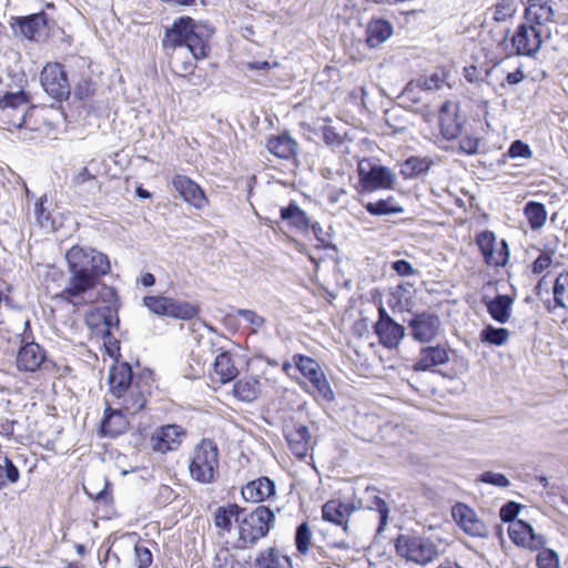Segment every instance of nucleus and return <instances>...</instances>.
I'll list each match as a JSON object with an SVG mask.
<instances>
[{
    "label": "nucleus",
    "mask_w": 568,
    "mask_h": 568,
    "mask_svg": "<svg viewBox=\"0 0 568 568\" xmlns=\"http://www.w3.org/2000/svg\"><path fill=\"white\" fill-rule=\"evenodd\" d=\"M524 79L525 74L521 68H517L515 71L508 72L506 75L507 83L511 85L520 83Z\"/></svg>",
    "instance_id": "nucleus-63"
},
{
    "label": "nucleus",
    "mask_w": 568,
    "mask_h": 568,
    "mask_svg": "<svg viewBox=\"0 0 568 568\" xmlns=\"http://www.w3.org/2000/svg\"><path fill=\"white\" fill-rule=\"evenodd\" d=\"M393 271L400 276H409L415 274L413 265L404 260H397L393 262Z\"/></svg>",
    "instance_id": "nucleus-60"
},
{
    "label": "nucleus",
    "mask_w": 568,
    "mask_h": 568,
    "mask_svg": "<svg viewBox=\"0 0 568 568\" xmlns=\"http://www.w3.org/2000/svg\"><path fill=\"white\" fill-rule=\"evenodd\" d=\"M236 315L242 317L245 322L255 328H261L265 324L264 317L252 310L239 308L236 311Z\"/></svg>",
    "instance_id": "nucleus-52"
},
{
    "label": "nucleus",
    "mask_w": 568,
    "mask_h": 568,
    "mask_svg": "<svg viewBox=\"0 0 568 568\" xmlns=\"http://www.w3.org/2000/svg\"><path fill=\"white\" fill-rule=\"evenodd\" d=\"M134 552L139 568H148L152 564V552L148 547L135 545Z\"/></svg>",
    "instance_id": "nucleus-54"
},
{
    "label": "nucleus",
    "mask_w": 568,
    "mask_h": 568,
    "mask_svg": "<svg viewBox=\"0 0 568 568\" xmlns=\"http://www.w3.org/2000/svg\"><path fill=\"white\" fill-rule=\"evenodd\" d=\"M172 186L186 203L195 209L201 210L207 204L204 191L186 175H174Z\"/></svg>",
    "instance_id": "nucleus-15"
},
{
    "label": "nucleus",
    "mask_w": 568,
    "mask_h": 568,
    "mask_svg": "<svg viewBox=\"0 0 568 568\" xmlns=\"http://www.w3.org/2000/svg\"><path fill=\"white\" fill-rule=\"evenodd\" d=\"M312 227V231L316 237V240L322 243L323 245H326V236H327V233L324 231V229L322 227V225L320 223H313L311 225Z\"/></svg>",
    "instance_id": "nucleus-64"
},
{
    "label": "nucleus",
    "mask_w": 568,
    "mask_h": 568,
    "mask_svg": "<svg viewBox=\"0 0 568 568\" xmlns=\"http://www.w3.org/2000/svg\"><path fill=\"white\" fill-rule=\"evenodd\" d=\"M445 81L446 74L444 72H435L429 77L418 79L416 83H408L400 98L413 95L416 88H420L425 91L438 90L444 85Z\"/></svg>",
    "instance_id": "nucleus-34"
},
{
    "label": "nucleus",
    "mask_w": 568,
    "mask_h": 568,
    "mask_svg": "<svg viewBox=\"0 0 568 568\" xmlns=\"http://www.w3.org/2000/svg\"><path fill=\"white\" fill-rule=\"evenodd\" d=\"M105 403L106 407L101 423V432L104 436L114 438L126 430L129 422L124 415L126 414L125 410H120V407L110 404L108 399H105Z\"/></svg>",
    "instance_id": "nucleus-19"
},
{
    "label": "nucleus",
    "mask_w": 568,
    "mask_h": 568,
    "mask_svg": "<svg viewBox=\"0 0 568 568\" xmlns=\"http://www.w3.org/2000/svg\"><path fill=\"white\" fill-rule=\"evenodd\" d=\"M440 325L439 317L429 313L415 315L409 321L413 337L422 343L429 342L437 336Z\"/></svg>",
    "instance_id": "nucleus-17"
},
{
    "label": "nucleus",
    "mask_w": 568,
    "mask_h": 568,
    "mask_svg": "<svg viewBox=\"0 0 568 568\" xmlns=\"http://www.w3.org/2000/svg\"><path fill=\"white\" fill-rule=\"evenodd\" d=\"M266 149L280 159H290L297 150L296 141L287 133L272 136L266 142Z\"/></svg>",
    "instance_id": "nucleus-30"
},
{
    "label": "nucleus",
    "mask_w": 568,
    "mask_h": 568,
    "mask_svg": "<svg viewBox=\"0 0 568 568\" xmlns=\"http://www.w3.org/2000/svg\"><path fill=\"white\" fill-rule=\"evenodd\" d=\"M509 335L510 333L507 328L487 325L480 332V341L490 345L501 346L507 343Z\"/></svg>",
    "instance_id": "nucleus-40"
},
{
    "label": "nucleus",
    "mask_w": 568,
    "mask_h": 568,
    "mask_svg": "<svg viewBox=\"0 0 568 568\" xmlns=\"http://www.w3.org/2000/svg\"><path fill=\"white\" fill-rule=\"evenodd\" d=\"M515 12L513 0H500L494 7V20L500 22L510 18Z\"/></svg>",
    "instance_id": "nucleus-49"
},
{
    "label": "nucleus",
    "mask_w": 568,
    "mask_h": 568,
    "mask_svg": "<svg viewBox=\"0 0 568 568\" xmlns=\"http://www.w3.org/2000/svg\"><path fill=\"white\" fill-rule=\"evenodd\" d=\"M366 42L371 48L378 47L390 37V24L385 20H376L368 24Z\"/></svg>",
    "instance_id": "nucleus-36"
},
{
    "label": "nucleus",
    "mask_w": 568,
    "mask_h": 568,
    "mask_svg": "<svg viewBox=\"0 0 568 568\" xmlns=\"http://www.w3.org/2000/svg\"><path fill=\"white\" fill-rule=\"evenodd\" d=\"M41 84L53 99L63 100L70 95L67 73L60 63H48L41 72Z\"/></svg>",
    "instance_id": "nucleus-10"
},
{
    "label": "nucleus",
    "mask_w": 568,
    "mask_h": 568,
    "mask_svg": "<svg viewBox=\"0 0 568 568\" xmlns=\"http://www.w3.org/2000/svg\"><path fill=\"white\" fill-rule=\"evenodd\" d=\"M552 263L551 253L544 252L532 263L531 271L534 274H540L547 270Z\"/></svg>",
    "instance_id": "nucleus-58"
},
{
    "label": "nucleus",
    "mask_w": 568,
    "mask_h": 568,
    "mask_svg": "<svg viewBox=\"0 0 568 568\" xmlns=\"http://www.w3.org/2000/svg\"><path fill=\"white\" fill-rule=\"evenodd\" d=\"M452 516L456 524L469 536L487 537L489 534L486 524L469 506L458 503L452 508Z\"/></svg>",
    "instance_id": "nucleus-13"
},
{
    "label": "nucleus",
    "mask_w": 568,
    "mask_h": 568,
    "mask_svg": "<svg viewBox=\"0 0 568 568\" xmlns=\"http://www.w3.org/2000/svg\"><path fill=\"white\" fill-rule=\"evenodd\" d=\"M237 374L239 371L234 365L231 354L226 351L219 352L213 363L212 379L226 384L233 381Z\"/></svg>",
    "instance_id": "nucleus-24"
},
{
    "label": "nucleus",
    "mask_w": 568,
    "mask_h": 568,
    "mask_svg": "<svg viewBox=\"0 0 568 568\" xmlns=\"http://www.w3.org/2000/svg\"><path fill=\"white\" fill-rule=\"evenodd\" d=\"M508 534L510 539L518 546L528 548L530 550H538L546 544L542 535L535 532L531 525L524 520H516L509 526Z\"/></svg>",
    "instance_id": "nucleus-16"
},
{
    "label": "nucleus",
    "mask_w": 568,
    "mask_h": 568,
    "mask_svg": "<svg viewBox=\"0 0 568 568\" xmlns=\"http://www.w3.org/2000/svg\"><path fill=\"white\" fill-rule=\"evenodd\" d=\"M95 300L92 302H97L99 298L102 300L103 303L106 304L105 310L108 314H102L104 329V336H110V328L113 325L114 315L116 312L118 296L114 288L103 285L99 291L98 287L94 290Z\"/></svg>",
    "instance_id": "nucleus-25"
},
{
    "label": "nucleus",
    "mask_w": 568,
    "mask_h": 568,
    "mask_svg": "<svg viewBox=\"0 0 568 568\" xmlns=\"http://www.w3.org/2000/svg\"><path fill=\"white\" fill-rule=\"evenodd\" d=\"M312 544V531L307 523H302L295 531V546L297 551L305 556Z\"/></svg>",
    "instance_id": "nucleus-43"
},
{
    "label": "nucleus",
    "mask_w": 568,
    "mask_h": 568,
    "mask_svg": "<svg viewBox=\"0 0 568 568\" xmlns=\"http://www.w3.org/2000/svg\"><path fill=\"white\" fill-rule=\"evenodd\" d=\"M395 548L398 556L418 565H427L439 556L437 545L422 537L402 535L397 537Z\"/></svg>",
    "instance_id": "nucleus-7"
},
{
    "label": "nucleus",
    "mask_w": 568,
    "mask_h": 568,
    "mask_svg": "<svg viewBox=\"0 0 568 568\" xmlns=\"http://www.w3.org/2000/svg\"><path fill=\"white\" fill-rule=\"evenodd\" d=\"M538 568H558L559 556L552 549H544L537 556Z\"/></svg>",
    "instance_id": "nucleus-48"
},
{
    "label": "nucleus",
    "mask_w": 568,
    "mask_h": 568,
    "mask_svg": "<svg viewBox=\"0 0 568 568\" xmlns=\"http://www.w3.org/2000/svg\"><path fill=\"white\" fill-rule=\"evenodd\" d=\"M241 515H243L242 507L237 504H227L215 509L213 521L216 528L224 532H230L233 520L237 525L240 524Z\"/></svg>",
    "instance_id": "nucleus-28"
},
{
    "label": "nucleus",
    "mask_w": 568,
    "mask_h": 568,
    "mask_svg": "<svg viewBox=\"0 0 568 568\" xmlns=\"http://www.w3.org/2000/svg\"><path fill=\"white\" fill-rule=\"evenodd\" d=\"M376 334L385 348H390V316L385 308L379 307V321L375 325Z\"/></svg>",
    "instance_id": "nucleus-41"
},
{
    "label": "nucleus",
    "mask_w": 568,
    "mask_h": 568,
    "mask_svg": "<svg viewBox=\"0 0 568 568\" xmlns=\"http://www.w3.org/2000/svg\"><path fill=\"white\" fill-rule=\"evenodd\" d=\"M365 207L372 215H384L390 213V204L387 200L368 202L365 204Z\"/></svg>",
    "instance_id": "nucleus-57"
},
{
    "label": "nucleus",
    "mask_w": 568,
    "mask_h": 568,
    "mask_svg": "<svg viewBox=\"0 0 568 568\" xmlns=\"http://www.w3.org/2000/svg\"><path fill=\"white\" fill-rule=\"evenodd\" d=\"M286 440L292 453L300 459H304L312 447L308 428L301 424L287 430Z\"/></svg>",
    "instance_id": "nucleus-22"
},
{
    "label": "nucleus",
    "mask_w": 568,
    "mask_h": 568,
    "mask_svg": "<svg viewBox=\"0 0 568 568\" xmlns=\"http://www.w3.org/2000/svg\"><path fill=\"white\" fill-rule=\"evenodd\" d=\"M197 313L199 308L195 305L169 298L168 316L179 320H192Z\"/></svg>",
    "instance_id": "nucleus-39"
},
{
    "label": "nucleus",
    "mask_w": 568,
    "mask_h": 568,
    "mask_svg": "<svg viewBox=\"0 0 568 568\" xmlns=\"http://www.w3.org/2000/svg\"><path fill=\"white\" fill-rule=\"evenodd\" d=\"M478 481L500 488H506L510 485L509 479L504 474L490 470L480 474V476L478 477Z\"/></svg>",
    "instance_id": "nucleus-47"
},
{
    "label": "nucleus",
    "mask_w": 568,
    "mask_h": 568,
    "mask_svg": "<svg viewBox=\"0 0 568 568\" xmlns=\"http://www.w3.org/2000/svg\"><path fill=\"white\" fill-rule=\"evenodd\" d=\"M520 506L515 501H508L505 504L499 511L500 519L505 523H515V518L519 513Z\"/></svg>",
    "instance_id": "nucleus-53"
},
{
    "label": "nucleus",
    "mask_w": 568,
    "mask_h": 568,
    "mask_svg": "<svg viewBox=\"0 0 568 568\" xmlns=\"http://www.w3.org/2000/svg\"><path fill=\"white\" fill-rule=\"evenodd\" d=\"M324 520L343 526L347 530L348 513L345 505L338 500H328L322 509Z\"/></svg>",
    "instance_id": "nucleus-33"
},
{
    "label": "nucleus",
    "mask_w": 568,
    "mask_h": 568,
    "mask_svg": "<svg viewBox=\"0 0 568 568\" xmlns=\"http://www.w3.org/2000/svg\"><path fill=\"white\" fill-rule=\"evenodd\" d=\"M93 92H94V85L88 79L80 81L74 89V94L80 100L89 98L90 95L93 94Z\"/></svg>",
    "instance_id": "nucleus-59"
},
{
    "label": "nucleus",
    "mask_w": 568,
    "mask_h": 568,
    "mask_svg": "<svg viewBox=\"0 0 568 568\" xmlns=\"http://www.w3.org/2000/svg\"><path fill=\"white\" fill-rule=\"evenodd\" d=\"M487 312L498 323L505 324L510 318L513 298L508 295H497L495 298H483Z\"/></svg>",
    "instance_id": "nucleus-27"
},
{
    "label": "nucleus",
    "mask_w": 568,
    "mask_h": 568,
    "mask_svg": "<svg viewBox=\"0 0 568 568\" xmlns=\"http://www.w3.org/2000/svg\"><path fill=\"white\" fill-rule=\"evenodd\" d=\"M28 102V97L23 90L0 93V109L12 110L16 112L14 119L11 123L18 128L22 126L26 122Z\"/></svg>",
    "instance_id": "nucleus-20"
},
{
    "label": "nucleus",
    "mask_w": 568,
    "mask_h": 568,
    "mask_svg": "<svg viewBox=\"0 0 568 568\" xmlns=\"http://www.w3.org/2000/svg\"><path fill=\"white\" fill-rule=\"evenodd\" d=\"M430 164L427 158L410 156L400 164V174L405 179L415 178L426 172Z\"/></svg>",
    "instance_id": "nucleus-38"
},
{
    "label": "nucleus",
    "mask_w": 568,
    "mask_h": 568,
    "mask_svg": "<svg viewBox=\"0 0 568 568\" xmlns=\"http://www.w3.org/2000/svg\"><path fill=\"white\" fill-rule=\"evenodd\" d=\"M275 514L266 506H257L250 513L243 508L239 524V540L244 546H254L275 527Z\"/></svg>",
    "instance_id": "nucleus-4"
},
{
    "label": "nucleus",
    "mask_w": 568,
    "mask_h": 568,
    "mask_svg": "<svg viewBox=\"0 0 568 568\" xmlns=\"http://www.w3.org/2000/svg\"><path fill=\"white\" fill-rule=\"evenodd\" d=\"M108 386L105 399L130 415L138 414L145 407L151 389L149 381L141 375L134 376L131 366L125 362H116L110 367Z\"/></svg>",
    "instance_id": "nucleus-2"
},
{
    "label": "nucleus",
    "mask_w": 568,
    "mask_h": 568,
    "mask_svg": "<svg viewBox=\"0 0 568 568\" xmlns=\"http://www.w3.org/2000/svg\"><path fill=\"white\" fill-rule=\"evenodd\" d=\"M91 184L93 187H98L95 174L92 173L89 168H82L73 178L72 185L75 187L83 186L84 184Z\"/></svg>",
    "instance_id": "nucleus-50"
},
{
    "label": "nucleus",
    "mask_w": 568,
    "mask_h": 568,
    "mask_svg": "<svg viewBox=\"0 0 568 568\" xmlns=\"http://www.w3.org/2000/svg\"><path fill=\"white\" fill-rule=\"evenodd\" d=\"M359 185L363 191L373 192L390 187V172L386 166L372 160L363 159L357 166Z\"/></svg>",
    "instance_id": "nucleus-9"
},
{
    "label": "nucleus",
    "mask_w": 568,
    "mask_h": 568,
    "mask_svg": "<svg viewBox=\"0 0 568 568\" xmlns=\"http://www.w3.org/2000/svg\"><path fill=\"white\" fill-rule=\"evenodd\" d=\"M508 155L513 159L517 158H524L529 159L532 155V152L528 144L524 143L523 141H515L511 143V145L508 149Z\"/></svg>",
    "instance_id": "nucleus-51"
},
{
    "label": "nucleus",
    "mask_w": 568,
    "mask_h": 568,
    "mask_svg": "<svg viewBox=\"0 0 568 568\" xmlns=\"http://www.w3.org/2000/svg\"><path fill=\"white\" fill-rule=\"evenodd\" d=\"M45 351L34 342L27 343L20 347L17 354V366L20 371L36 372L45 363Z\"/></svg>",
    "instance_id": "nucleus-18"
},
{
    "label": "nucleus",
    "mask_w": 568,
    "mask_h": 568,
    "mask_svg": "<svg viewBox=\"0 0 568 568\" xmlns=\"http://www.w3.org/2000/svg\"><path fill=\"white\" fill-rule=\"evenodd\" d=\"M255 562L258 568H293L291 558L275 548L261 551Z\"/></svg>",
    "instance_id": "nucleus-32"
},
{
    "label": "nucleus",
    "mask_w": 568,
    "mask_h": 568,
    "mask_svg": "<svg viewBox=\"0 0 568 568\" xmlns=\"http://www.w3.org/2000/svg\"><path fill=\"white\" fill-rule=\"evenodd\" d=\"M550 37L549 31H541L526 21L517 28L511 43L518 54L531 57L540 50L542 42Z\"/></svg>",
    "instance_id": "nucleus-8"
},
{
    "label": "nucleus",
    "mask_w": 568,
    "mask_h": 568,
    "mask_svg": "<svg viewBox=\"0 0 568 568\" xmlns=\"http://www.w3.org/2000/svg\"><path fill=\"white\" fill-rule=\"evenodd\" d=\"M276 493L274 480L268 477H260L247 483L241 490L242 497L246 501L261 503Z\"/></svg>",
    "instance_id": "nucleus-21"
},
{
    "label": "nucleus",
    "mask_w": 568,
    "mask_h": 568,
    "mask_svg": "<svg viewBox=\"0 0 568 568\" xmlns=\"http://www.w3.org/2000/svg\"><path fill=\"white\" fill-rule=\"evenodd\" d=\"M176 495L170 486L161 485L158 489L155 501L158 506H165L175 499Z\"/></svg>",
    "instance_id": "nucleus-56"
},
{
    "label": "nucleus",
    "mask_w": 568,
    "mask_h": 568,
    "mask_svg": "<svg viewBox=\"0 0 568 568\" xmlns=\"http://www.w3.org/2000/svg\"><path fill=\"white\" fill-rule=\"evenodd\" d=\"M476 243L484 255L485 262L491 266H504L509 257L506 241H497L490 231H484L476 236Z\"/></svg>",
    "instance_id": "nucleus-11"
},
{
    "label": "nucleus",
    "mask_w": 568,
    "mask_h": 568,
    "mask_svg": "<svg viewBox=\"0 0 568 568\" xmlns=\"http://www.w3.org/2000/svg\"><path fill=\"white\" fill-rule=\"evenodd\" d=\"M448 361V353L442 346L425 347L420 352V357L415 364V369L427 371L434 366L442 365Z\"/></svg>",
    "instance_id": "nucleus-31"
},
{
    "label": "nucleus",
    "mask_w": 568,
    "mask_h": 568,
    "mask_svg": "<svg viewBox=\"0 0 568 568\" xmlns=\"http://www.w3.org/2000/svg\"><path fill=\"white\" fill-rule=\"evenodd\" d=\"M185 437V430L176 425L169 424L155 429L151 436V447L154 452L165 454L176 450Z\"/></svg>",
    "instance_id": "nucleus-14"
},
{
    "label": "nucleus",
    "mask_w": 568,
    "mask_h": 568,
    "mask_svg": "<svg viewBox=\"0 0 568 568\" xmlns=\"http://www.w3.org/2000/svg\"><path fill=\"white\" fill-rule=\"evenodd\" d=\"M20 478V471L8 457L3 458V465L0 464V489L8 483L16 484Z\"/></svg>",
    "instance_id": "nucleus-44"
},
{
    "label": "nucleus",
    "mask_w": 568,
    "mask_h": 568,
    "mask_svg": "<svg viewBox=\"0 0 568 568\" xmlns=\"http://www.w3.org/2000/svg\"><path fill=\"white\" fill-rule=\"evenodd\" d=\"M556 3L551 0H529L525 10V20L527 23L539 28V30L552 33V27L556 23Z\"/></svg>",
    "instance_id": "nucleus-12"
},
{
    "label": "nucleus",
    "mask_w": 568,
    "mask_h": 568,
    "mask_svg": "<svg viewBox=\"0 0 568 568\" xmlns=\"http://www.w3.org/2000/svg\"><path fill=\"white\" fill-rule=\"evenodd\" d=\"M65 258L70 276L61 297L74 306L92 303L100 278L111 271L109 257L94 248L75 245Z\"/></svg>",
    "instance_id": "nucleus-1"
},
{
    "label": "nucleus",
    "mask_w": 568,
    "mask_h": 568,
    "mask_svg": "<svg viewBox=\"0 0 568 568\" xmlns=\"http://www.w3.org/2000/svg\"><path fill=\"white\" fill-rule=\"evenodd\" d=\"M262 392V383L257 376H244L233 387L234 396L246 403L255 400Z\"/></svg>",
    "instance_id": "nucleus-29"
},
{
    "label": "nucleus",
    "mask_w": 568,
    "mask_h": 568,
    "mask_svg": "<svg viewBox=\"0 0 568 568\" xmlns=\"http://www.w3.org/2000/svg\"><path fill=\"white\" fill-rule=\"evenodd\" d=\"M204 32H206L205 27L196 24L192 18H180L166 31L163 45L174 50L185 48L193 59H204L209 52Z\"/></svg>",
    "instance_id": "nucleus-3"
},
{
    "label": "nucleus",
    "mask_w": 568,
    "mask_h": 568,
    "mask_svg": "<svg viewBox=\"0 0 568 568\" xmlns=\"http://www.w3.org/2000/svg\"><path fill=\"white\" fill-rule=\"evenodd\" d=\"M47 14L44 11L16 18V24L20 33L29 40H34L47 26Z\"/></svg>",
    "instance_id": "nucleus-26"
},
{
    "label": "nucleus",
    "mask_w": 568,
    "mask_h": 568,
    "mask_svg": "<svg viewBox=\"0 0 568 568\" xmlns=\"http://www.w3.org/2000/svg\"><path fill=\"white\" fill-rule=\"evenodd\" d=\"M396 292H393V297L397 298V305L400 310L409 305L413 297V285L409 283H398Z\"/></svg>",
    "instance_id": "nucleus-46"
},
{
    "label": "nucleus",
    "mask_w": 568,
    "mask_h": 568,
    "mask_svg": "<svg viewBox=\"0 0 568 568\" xmlns=\"http://www.w3.org/2000/svg\"><path fill=\"white\" fill-rule=\"evenodd\" d=\"M524 213L531 230L541 229L547 221V211L541 203L534 201L528 202L524 209Z\"/></svg>",
    "instance_id": "nucleus-37"
},
{
    "label": "nucleus",
    "mask_w": 568,
    "mask_h": 568,
    "mask_svg": "<svg viewBox=\"0 0 568 568\" xmlns=\"http://www.w3.org/2000/svg\"><path fill=\"white\" fill-rule=\"evenodd\" d=\"M438 121L443 135L454 139L460 133V122L457 120V105L450 101L443 103L439 110Z\"/></svg>",
    "instance_id": "nucleus-23"
},
{
    "label": "nucleus",
    "mask_w": 568,
    "mask_h": 568,
    "mask_svg": "<svg viewBox=\"0 0 568 568\" xmlns=\"http://www.w3.org/2000/svg\"><path fill=\"white\" fill-rule=\"evenodd\" d=\"M375 505H376L378 516H379V525L377 528V535H381L382 531L385 530V528L387 526L388 507H387V503L384 499L378 498V497H376Z\"/></svg>",
    "instance_id": "nucleus-55"
},
{
    "label": "nucleus",
    "mask_w": 568,
    "mask_h": 568,
    "mask_svg": "<svg viewBox=\"0 0 568 568\" xmlns=\"http://www.w3.org/2000/svg\"><path fill=\"white\" fill-rule=\"evenodd\" d=\"M552 293L556 305L566 308L565 301H568V272L560 273L557 276Z\"/></svg>",
    "instance_id": "nucleus-42"
},
{
    "label": "nucleus",
    "mask_w": 568,
    "mask_h": 568,
    "mask_svg": "<svg viewBox=\"0 0 568 568\" xmlns=\"http://www.w3.org/2000/svg\"><path fill=\"white\" fill-rule=\"evenodd\" d=\"M169 298L165 296H146L143 298V305L156 315L168 316Z\"/></svg>",
    "instance_id": "nucleus-45"
},
{
    "label": "nucleus",
    "mask_w": 568,
    "mask_h": 568,
    "mask_svg": "<svg viewBox=\"0 0 568 568\" xmlns=\"http://www.w3.org/2000/svg\"><path fill=\"white\" fill-rule=\"evenodd\" d=\"M293 362L300 373L307 379V383L303 385L305 390L316 398H322L327 402H332L335 398L334 392L326 379L325 374L315 359L296 354L293 356Z\"/></svg>",
    "instance_id": "nucleus-6"
},
{
    "label": "nucleus",
    "mask_w": 568,
    "mask_h": 568,
    "mask_svg": "<svg viewBox=\"0 0 568 568\" xmlns=\"http://www.w3.org/2000/svg\"><path fill=\"white\" fill-rule=\"evenodd\" d=\"M281 217L302 232L310 227V219L306 213L294 202L281 209Z\"/></svg>",
    "instance_id": "nucleus-35"
},
{
    "label": "nucleus",
    "mask_w": 568,
    "mask_h": 568,
    "mask_svg": "<svg viewBox=\"0 0 568 568\" xmlns=\"http://www.w3.org/2000/svg\"><path fill=\"white\" fill-rule=\"evenodd\" d=\"M191 477L201 484L214 483L219 476V448L210 439H203L192 453L189 465Z\"/></svg>",
    "instance_id": "nucleus-5"
},
{
    "label": "nucleus",
    "mask_w": 568,
    "mask_h": 568,
    "mask_svg": "<svg viewBox=\"0 0 568 568\" xmlns=\"http://www.w3.org/2000/svg\"><path fill=\"white\" fill-rule=\"evenodd\" d=\"M174 68L178 72H181L182 75H186L192 72L193 63L192 61L180 60L178 57L174 58Z\"/></svg>",
    "instance_id": "nucleus-62"
},
{
    "label": "nucleus",
    "mask_w": 568,
    "mask_h": 568,
    "mask_svg": "<svg viewBox=\"0 0 568 568\" xmlns=\"http://www.w3.org/2000/svg\"><path fill=\"white\" fill-rule=\"evenodd\" d=\"M478 140L474 138H464L460 140L459 148L467 154H475L478 150Z\"/></svg>",
    "instance_id": "nucleus-61"
}]
</instances>
